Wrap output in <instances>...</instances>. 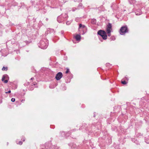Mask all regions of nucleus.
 <instances>
[{"instance_id": "obj_6", "label": "nucleus", "mask_w": 149, "mask_h": 149, "mask_svg": "<svg viewBox=\"0 0 149 149\" xmlns=\"http://www.w3.org/2000/svg\"><path fill=\"white\" fill-rule=\"evenodd\" d=\"M42 149H56V148L55 146L52 145L51 142H50L46 143L45 148Z\"/></svg>"}, {"instance_id": "obj_24", "label": "nucleus", "mask_w": 149, "mask_h": 149, "mask_svg": "<svg viewBox=\"0 0 149 149\" xmlns=\"http://www.w3.org/2000/svg\"><path fill=\"white\" fill-rule=\"evenodd\" d=\"M125 131V130H123V129H121L119 131V132H120L121 133H122V134H124L125 133H124V131Z\"/></svg>"}, {"instance_id": "obj_25", "label": "nucleus", "mask_w": 149, "mask_h": 149, "mask_svg": "<svg viewBox=\"0 0 149 149\" xmlns=\"http://www.w3.org/2000/svg\"><path fill=\"white\" fill-rule=\"evenodd\" d=\"M145 141L147 143L149 144V139H148L146 138V139H145Z\"/></svg>"}, {"instance_id": "obj_19", "label": "nucleus", "mask_w": 149, "mask_h": 149, "mask_svg": "<svg viewBox=\"0 0 149 149\" xmlns=\"http://www.w3.org/2000/svg\"><path fill=\"white\" fill-rule=\"evenodd\" d=\"M131 140L136 144H139V142L135 139H131Z\"/></svg>"}, {"instance_id": "obj_27", "label": "nucleus", "mask_w": 149, "mask_h": 149, "mask_svg": "<svg viewBox=\"0 0 149 149\" xmlns=\"http://www.w3.org/2000/svg\"><path fill=\"white\" fill-rule=\"evenodd\" d=\"M123 80H125V81H128L129 80V79L126 76L123 79Z\"/></svg>"}, {"instance_id": "obj_12", "label": "nucleus", "mask_w": 149, "mask_h": 149, "mask_svg": "<svg viewBox=\"0 0 149 149\" xmlns=\"http://www.w3.org/2000/svg\"><path fill=\"white\" fill-rule=\"evenodd\" d=\"M129 2L131 4H132L133 6L135 7L136 6H137V5L139 4L138 2H137L135 0H128Z\"/></svg>"}, {"instance_id": "obj_14", "label": "nucleus", "mask_w": 149, "mask_h": 149, "mask_svg": "<svg viewBox=\"0 0 149 149\" xmlns=\"http://www.w3.org/2000/svg\"><path fill=\"white\" fill-rule=\"evenodd\" d=\"M37 87V84L36 82L33 83V85L32 84L31 86H29V90L32 91L34 89V87Z\"/></svg>"}, {"instance_id": "obj_46", "label": "nucleus", "mask_w": 149, "mask_h": 149, "mask_svg": "<svg viewBox=\"0 0 149 149\" xmlns=\"http://www.w3.org/2000/svg\"><path fill=\"white\" fill-rule=\"evenodd\" d=\"M53 41H54V39H53Z\"/></svg>"}, {"instance_id": "obj_36", "label": "nucleus", "mask_w": 149, "mask_h": 149, "mask_svg": "<svg viewBox=\"0 0 149 149\" xmlns=\"http://www.w3.org/2000/svg\"><path fill=\"white\" fill-rule=\"evenodd\" d=\"M109 65H111L109 63H107L106 64L107 66H109Z\"/></svg>"}, {"instance_id": "obj_37", "label": "nucleus", "mask_w": 149, "mask_h": 149, "mask_svg": "<svg viewBox=\"0 0 149 149\" xmlns=\"http://www.w3.org/2000/svg\"><path fill=\"white\" fill-rule=\"evenodd\" d=\"M1 91V89H0V94H2Z\"/></svg>"}, {"instance_id": "obj_38", "label": "nucleus", "mask_w": 149, "mask_h": 149, "mask_svg": "<svg viewBox=\"0 0 149 149\" xmlns=\"http://www.w3.org/2000/svg\"><path fill=\"white\" fill-rule=\"evenodd\" d=\"M22 140H23V141H25L24 138L23 139H22Z\"/></svg>"}, {"instance_id": "obj_2", "label": "nucleus", "mask_w": 149, "mask_h": 149, "mask_svg": "<svg viewBox=\"0 0 149 149\" xmlns=\"http://www.w3.org/2000/svg\"><path fill=\"white\" fill-rule=\"evenodd\" d=\"M142 6H143L142 3H139V4L137 5V6H136L135 7H134L135 8L134 9H132L130 12V13L132 12L133 11H134L136 15H139L142 13L141 9L142 7Z\"/></svg>"}, {"instance_id": "obj_40", "label": "nucleus", "mask_w": 149, "mask_h": 149, "mask_svg": "<svg viewBox=\"0 0 149 149\" xmlns=\"http://www.w3.org/2000/svg\"><path fill=\"white\" fill-rule=\"evenodd\" d=\"M95 114L94 113V115H93V117H95Z\"/></svg>"}, {"instance_id": "obj_9", "label": "nucleus", "mask_w": 149, "mask_h": 149, "mask_svg": "<svg viewBox=\"0 0 149 149\" xmlns=\"http://www.w3.org/2000/svg\"><path fill=\"white\" fill-rule=\"evenodd\" d=\"M112 30V25L111 24L109 23L107 25L106 27V31L107 33H111Z\"/></svg>"}, {"instance_id": "obj_41", "label": "nucleus", "mask_w": 149, "mask_h": 149, "mask_svg": "<svg viewBox=\"0 0 149 149\" xmlns=\"http://www.w3.org/2000/svg\"><path fill=\"white\" fill-rule=\"evenodd\" d=\"M33 79H34V78H33H33H31V80Z\"/></svg>"}, {"instance_id": "obj_7", "label": "nucleus", "mask_w": 149, "mask_h": 149, "mask_svg": "<svg viewBox=\"0 0 149 149\" xmlns=\"http://www.w3.org/2000/svg\"><path fill=\"white\" fill-rule=\"evenodd\" d=\"M128 32V29L126 25L122 26L120 30V33L121 35H124Z\"/></svg>"}, {"instance_id": "obj_32", "label": "nucleus", "mask_w": 149, "mask_h": 149, "mask_svg": "<svg viewBox=\"0 0 149 149\" xmlns=\"http://www.w3.org/2000/svg\"><path fill=\"white\" fill-rule=\"evenodd\" d=\"M17 144L20 145H22V142L21 141H19Z\"/></svg>"}, {"instance_id": "obj_15", "label": "nucleus", "mask_w": 149, "mask_h": 149, "mask_svg": "<svg viewBox=\"0 0 149 149\" xmlns=\"http://www.w3.org/2000/svg\"><path fill=\"white\" fill-rule=\"evenodd\" d=\"M111 7L113 10H116L118 8L117 4L115 3H113L111 6Z\"/></svg>"}, {"instance_id": "obj_45", "label": "nucleus", "mask_w": 149, "mask_h": 149, "mask_svg": "<svg viewBox=\"0 0 149 149\" xmlns=\"http://www.w3.org/2000/svg\"><path fill=\"white\" fill-rule=\"evenodd\" d=\"M69 74H70L71 75H72V74H71V73H70V72Z\"/></svg>"}, {"instance_id": "obj_23", "label": "nucleus", "mask_w": 149, "mask_h": 149, "mask_svg": "<svg viewBox=\"0 0 149 149\" xmlns=\"http://www.w3.org/2000/svg\"><path fill=\"white\" fill-rule=\"evenodd\" d=\"M7 70H8L7 67H5L4 66H3L2 69V70L3 71H4V70L6 71Z\"/></svg>"}, {"instance_id": "obj_44", "label": "nucleus", "mask_w": 149, "mask_h": 149, "mask_svg": "<svg viewBox=\"0 0 149 149\" xmlns=\"http://www.w3.org/2000/svg\"><path fill=\"white\" fill-rule=\"evenodd\" d=\"M22 101H24V100H22Z\"/></svg>"}, {"instance_id": "obj_21", "label": "nucleus", "mask_w": 149, "mask_h": 149, "mask_svg": "<svg viewBox=\"0 0 149 149\" xmlns=\"http://www.w3.org/2000/svg\"><path fill=\"white\" fill-rule=\"evenodd\" d=\"M71 148H75L77 146L76 145V144H74V143H72V144H71Z\"/></svg>"}, {"instance_id": "obj_20", "label": "nucleus", "mask_w": 149, "mask_h": 149, "mask_svg": "<svg viewBox=\"0 0 149 149\" xmlns=\"http://www.w3.org/2000/svg\"><path fill=\"white\" fill-rule=\"evenodd\" d=\"M47 32H49V33L52 32L54 33L55 32L54 30L53 29H49V30H48Z\"/></svg>"}, {"instance_id": "obj_13", "label": "nucleus", "mask_w": 149, "mask_h": 149, "mask_svg": "<svg viewBox=\"0 0 149 149\" xmlns=\"http://www.w3.org/2000/svg\"><path fill=\"white\" fill-rule=\"evenodd\" d=\"M62 76L63 74L62 73L59 72L56 74L55 78L57 80H58L61 79Z\"/></svg>"}, {"instance_id": "obj_17", "label": "nucleus", "mask_w": 149, "mask_h": 149, "mask_svg": "<svg viewBox=\"0 0 149 149\" xmlns=\"http://www.w3.org/2000/svg\"><path fill=\"white\" fill-rule=\"evenodd\" d=\"M91 22L93 24H95L96 23V20L95 19H91Z\"/></svg>"}, {"instance_id": "obj_22", "label": "nucleus", "mask_w": 149, "mask_h": 149, "mask_svg": "<svg viewBox=\"0 0 149 149\" xmlns=\"http://www.w3.org/2000/svg\"><path fill=\"white\" fill-rule=\"evenodd\" d=\"M121 82L123 84H126L127 83V82L126 81L123 79L121 80Z\"/></svg>"}, {"instance_id": "obj_43", "label": "nucleus", "mask_w": 149, "mask_h": 149, "mask_svg": "<svg viewBox=\"0 0 149 149\" xmlns=\"http://www.w3.org/2000/svg\"><path fill=\"white\" fill-rule=\"evenodd\" d=\"M31 3H33V1H31Z\"/></svg>"}, {"instance_id": "obj_10", "label": "nucleus", "mask_w": 149, "mask_h": 149, "mask_svg": "<svg viewBox=\"0 0 149 149\" xmlns=\"http://www.w3.org/2000/svg\"><path fill=\"white\" fill-rule=\"evenodd\" d=\"M74 130H72L74 131ZM72 130H71L70 132H60L61 135L63 137H65L68 136L72 132Z\"/></svg>"}, {"instance_id": "obj_18", "label": "nucleus", "mask_w": 149, "mask_h": 149, "mask_svg": "<svg viewBox=\"0 0 149 149\" xmlns=\"http://www.w3.org/2000/svg\"><path fill=\"white\" fill-rule=\"evenodd\" d=\"M77 9L79 10L80 8H83V7L82 6V4L81 3H80L78 5V7H77Z\"/></svg>"}, {"instance_id": "obj_3", "label": "nucleus", "mask_w": 149, "mask_h": 149, "mask_svg": "<svg viewBox=\"0 0 149 149\" xmlns=\"http://www.w3.org/2000/svg\"><path fill=\"white\" fill-rule=\"evenodd\" d=\"M78 29L79 32V34L83 35L86 33L87 31L86 27L84 25L81 24L79 25Z\"/></svg>"}, {"instance_id": "obj_34", "label": "nucleus", "mask_w": 149, "mask_h": 149, "mask_svg": "<svg viewBox=\"0 0 149 149\" xmlns=\"http://www.w3.org/2000/svg\"><path fill=\"white\" fill-rule=\"evenodd\" d=\"M29 84V82H27L25 84H24V85L25 86H28Z\"/></svg>"}, {"instance_id": "obj_39", "label": "nucleus", "mask_w": 149, "mask_h": 149, "mask_svg": "<svg viewBox=\"0 0 149 149\" xmlns=\"http://www.w3.org/2000/svg\"><path fill=\"white\" fill-rule=\"evenodd\" d=\"M63 17H61V19H60V20H63Z\"/></svg>"}, {"instance_id": "obj_31", "label": "nucleus", "mask_w": 149, "mask_h": 149, "mask_svg": "<svg viewBox=\"0 0 149 149\" xmlns=\"http://www.w3.org/2000/svg\"><path fill=\"white\" fill-rule=\"evenodd\" d=\"M77 10V8H72V10L73 11H75V10Z\"/></svg>"}, {"instance_id": "obj_1", "label": "nucleus", "mask_w": 149, "mask_h": 149, "mask_svg": "<svg viewBox=\"0 0 149 149\" xmlns=\"http://www.w3.org/2000/svg\"><path fill=\"white\" fill-rule=\"evenodd\" d=\"M38 47L43 49H46L48 45V41L45 38H42L38 44Z\"/></svg>"}, {"instance_id": "obj_42", "label": "nucleus", "mask_w": 149, "mask_h": 149, "mask_svg": "<svg viewBox=\"0 0 149 149\" xmlns=\"http://www.w3.org/2000/svg\"><path fill=\"white\" fill-rule=\"evenodd\" d=\"M48 19H47V18H46V20L47 21H48Z\"/></svg>"}, {"instance_id": "obj_30", "label": "nucleus", "mask_w": 149, "mask_h": 149, "mask_svg": "<svg viewBox=\"0 0 149 149\" xmlns=\"http://www.w3.org/2000/svg\"><path fill=\"white\" fill-rule=\"evenodd\" d=\"M6 90H5V93H11V91L10 90H9L8 91H6Z\"/></svg>"}, {"instance_id": "obj_26", "label": "nucleus", "mask_w": 149, "mask_h": 149, "mask_svg": "<svg viewBox=\"0 0 149 149\" xmlns=\"http://www.w3.org/2000/svg\"><path fill=\"white\" fill-rule=\"evenodd\" d=\"M115 39V37L114 36H112L110 38L111 40H114Z\"/></svg>"}, {"instance_id": "obj_4", "label": "nucleus", "mask_w": 149, "mask_h": 149, "mask_svg": "<svg viewBox=\"0 0 149 149\" xmlns=\"http://www.w3.org/2000/svg\"><path fill=\"white\" fill-rule=\"evenodd\" d=\"M68 17L67 14L66 13L62 14L57 17V21L59 23H61L66 20Z\"/></svg>"}, {"instance_id": "obj_29", "label": "nucleus", "mask_w": 149, "mask_h": 149, "mask_svg": "<svg viewBox=\"0 0 149 149\" xmlns=\"http://www.w3.org/2000/svg\"><path fill=\"white\" fill-rule=\"evenodd\" d=\"M71 22V21H67V22H66V24L67 25H69V24H70Z\"/></svg>"}, {"instance_id": "obj_8", "label": "nucleus", "mask_w": 149, "mask_h": 149, "mask_svg": "<svg viewBox=\"0 0 149 149\" xmlns=\"http://www.w3.org/2000/svg\"><path fill=\"white\" fill-rule=\"evenodd\" d=\"M91 127V126L90 125H87V124L84 123L83 125L79 129V130H81L84 128L86 130H88L90 129L89 127Z\"/></svg>"}, {"instance_id": "obj_11", "label": "nucleus", "mask_w": 149, "mask_h": 149, "mask_svg": "<svg viewBox=\"0 0 149 149\" xmlns=\"http://www.w3.org/2000/svg\"><path fill=\"white\" fill-rule=\"evenodd\" d=\"M8 78V77L7 75H4L2 77L1 79L2 81L4 82V83H6L8 82V80L7 79Z\"/></svg>"}, {"instance_id": "obj_5", "label": "nucleus", "mask_w": 149, "mask_h": 149, "mask_svg": "<svg viewBox=\"0 0 149 149\" xmlns=\"http://www.w3.org/2000/svg\"><path fill=\"white\" fill-rule=\"evenodd\" d=\"M97 34L101 36L103 39L106 40L107 39V33L104 31L102 30H99L97 33Z\"/></svg>"}, {"instance_id": "obj_28", "label": "nucleus", "mask_w": 149, "mask_h": 149, "mask_svg": "<svg viewBox=\"0 0 149 149\" xmlns=\"http://www.w3.org/2000/svg\"><path fill=\"white\" fill-rule=\"evenodd\" d=\"M70 72V70L68 68H67L65 72V73L67 74Z\"/></svg>"}, {"instance_id": "obj_35", "label": "nucleus", "mask_w": 149, "mask_h": 149, "mask_svg": "<svg viewBox=\"0 0 149 149\" xmlns=\"http://www.w3.org/2000/svg\"><path fill=\"white\" fill-rule=\"evenodd\" d=\"M107 33L108 34V36H111V33Z\"/></svg>"}, {"instance_id": "obj_33", "label": "nucleus", "mask_w": 149, "mask_h": 149, "mask_svg": "<svg viewBox=\"0 0 149 149\" xmlns=\"http://www.w3.org/2000/svg\"><path fill=\"white\" fill-rule=\"evenodd\" d=\"M11 101L13 102H14L15 101V99L13 98H12L11 99Z\"/></svg>"}, {"instance_id": "obj_16", "label": "nucleus", "mask_w": 149, "mask_h": 149, "mask_svg": "<svg viewBox=\"0 0 149 149\" xmlns=\"http://www.w3.org/2000/svg\"><path fill=\"white\" fill-rule=\"evenodd\" d=\"M75 38L77 41H79L81 40V37L80 35L77 34L75 36Z\"/></svg>"}]
</instances>
